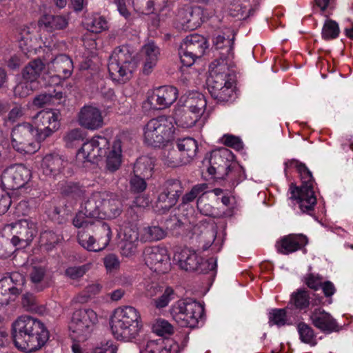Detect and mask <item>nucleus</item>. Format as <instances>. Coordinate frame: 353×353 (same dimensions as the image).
<instances>
[{
    "mask_svg": "<svg viewBox=\"0 0 353 353\" xmlns=\"http://www.w3.org/2000/svg\"><path fill=\"white\" fill-rule=\"evenodd\" d=\"M15 346L26 352L41 349L49 339V332L39 320L30 316H21L12 325Z\"/></svg>",
    "mask_w": 353,
    "mask_h": 353,
    "instance_id": "nucleus-1",
    "label": "nucleus"
},
{
    "mask_svg": "<svg viewBox=\"0 0 353 353\" xmlns=\"http://www.w3.org/2000/svg\"><path fill=\"white\" fill-rule=\"evenodd\" d=\"M110 327L117 340L132 341L139 336L143 327L140 312L130 305L117 307L111 317Z\"/></svg>",
    "mask_w": 353,
    "mask_h": 353,
    "instance_id": "nucleus-2",
    "label": "nucleus"
},
{
    "mask_svg": "<svg viewBox=\"0 0 353 353\" xmlns=\"http://www.w3.org/2000/svg\"><path fill=\"white\" fill-rule=\"evenodd\" d=\"M286 167H294L300 174L302 184L297 187L293 184L290 186V199L296 200L301 211L312 214L316 204V198L313 190L314 182L312 172L306 165L296 159L285 163Z\"/></svg>",
    "mask_w": 353,
    "mask_h": 353,
    "instance_id": "nucleus-3",
    "label": "nucleus"
},
{
    "mask_svg": "<svg viewBox=\"0 0 353 353\" xmlns=\"http://www.w3.org/2000/svg\"><path fill=\"white\" fill-rule=\"evenodd\" d=\"M233 66L234 65L215 62L210 64L211 71L207 80V85L212 97L217 102H228L236 97L230 79V68Z\"/></svg>",
    "mask_w": 353,
    "mask_h": 353,
    "instance_id": "nucleus-4",
    "label": "nucleus"
},
{
    "mask_svg": "<svg viewBox=\"0 0 353 353\" xmlns=\"http://www.w3.org/2000/svg\"><path fill=\"white\" fill-rule=\"evenodd\" d=\"M81 228L78 232V242L85 249L99 252L108 245L112 231L108 223L97 220L89 224L88 228Z\"/></svg>",
    "mask_w": 353,
    "mask_h": 353,
    "instance_id": "nucleus-5",
    "label": "nucleus"
},
{
    "mask_svg": "<svg viewBox=\"0 0 353 353\" xmlns=\"http://www.w3.org/2000/svg\"><path fill=\"white\" fill-rule=\"evenodd\" d=\"M174 130L172 119L168 117L152 119L143 128L144 142L154 148L165 146L173 139Z\"/></svg>",
    "mask_w": 353,
    "mask_h": 353,
    "instance_id": "nucleus-6",
    "label": "nucleus"
},
{
    "mask_svg": "<svg viewBox=\"0 0 353 353\" xmlns=\"http://www.w3.org/2000/svg\"><path fill=\"white\" fill-rule=\"evenodd\" d=\"M137 63L128 46L116 48L109 59L108 72L113 81L125 83L132 77Z\"/></svg>",
    "mask_w": 353,
    "mask_h": 353,
    "instance_id": "nucleus-7",
    "label": "nucleus"
},
{
    "mask_svg": "<svg viewBox=\"0 0 353 353\" xmlns=\"http://www.w3.org/2000/svg\"><path fill=\"white\" fill-rule=\"evenodd\" d=\"M203 313V305L192 299L179 300L171 310L173 319L181 327H196Z\"/></svg>",
    "mask_w": 353,
    "mask_h": 353,
    "instance_id": "nucleus-8",
    "label": "nucleus"
},
{
    "mask_svg": "<svg viewBox=\"0 0 353 353\" xmlns=\"http://www.w3.org/2000/svg\"><path fill=\"white\" fill-rule=\"evenodd\" d=\"M97 322L98 316L93 310L80 308L73 312L69 329L73 338L83 341L90 336Z\"/></svg>",
    "mask_w": 353,
    "mask_h": 353,
    "instance_id": "nucleus-9",
    "label": "nucleus"
},
{
    "mask_svg": "<svg viewBox=\"0 0 353 353\" xmlns=\"http://www.w3.org/2000/svg\"><path fill=\"white\" fill-rule=\"evenodd\" d=\"M232 152L227 148H221L212 151L209 157L203 159L202 163L212 178L225 180L227 170L232 166Z\"/></svg>",
    "mask_w": 353,
    "mask_h": 353,
    "instance_id": "nucleus-10",
    "label": "nucleus"
},
{
    "mask_svg": "<svg viewBox=\"0 0 353 353\" xmlns=\"http://www.w3.org/2000/svg\"><path fill=\"white\" fill-rule=\"evenodd\" d=\"M12 145L17 151L24 154H33L39 149L34 126L29 123L16 125L12 130Z\"/></svg>",
    "mask_w": 353,
    "mask_h": 353,
    "instance_id": "nucleus-11",
    "label": "nucleus"
},
{
    "mask_svg": "<svg viewBox=\"0 0 353 353\" xmlns=\"http://www.w3.org/2000/svg\"><path fill=\"white\" fill-rule=\"evenodd\" d=\"M206 39L199 34H191L184 38L181 43L179 54L183 65L190 67L196 59L201 57L207 49Z\"/></svg>",
    "mask_w": 353,
    "mask_h": 353,
    "instance_id": "nucleus-12",
    "label": "nucleus"
},
{
    "mask_svg": "<svg viewBox=\"0 0 353 353\" xmlns=\"http://www.w3.org/2000/svg\"><path fill=\"white\" fill-rule=\"evenodd\" d=\"M102 192H96L88 198L81 205V210L73 219L72 223L77 228H88L97 219H102L101 197Z\"/></svg>",
    "mask_w": 353,
    "mask_h": 353,
    "instance_id": "nucleus-13",
    "label": "nucleus"
},
{
    "mask_svg": "<svg viewBox=\"0 0 353 353\" xmlns=\"http://www.w3.org/2000/svg\"><path fill=\"white\" fill-rule=\"evenodd\" d=\"M38 142L45 141L60 128V114L54 110H42L33 117Z\"/></svg>",
    "mask_w": 353,
    "mask_h": 353,
    "instance_id": "nucleus-14",
    "label": "nucleus"
},
{
    "mask_svg": "<svg viewBox=\"0 0 353 353\" xmlns=\"http://www.w3.org/2000/svg\"><path fill=\"white\" fill-rule=\"evenodd\" d=\"M32 172L23 164L12 165L2 172L1 184L3 188L9 190L25 188L30 181Z\"/></svg>",
    "mask_w": 353,
    "mask_h": 353,
    "instance_id": "nucleus-15",
    "label": "nucleus"
},
{
    "mask_svg": "<svg viewBox=\"0 0 353 353\" xmlns=\"http://www.w3.org/2000/svg\"><path fill=\"white\" fill-rule=\"evenodd\" d=\"M12 237L11 243L19 248H24L30 245L36 236L37 228L31 220L21 219L10 224Z\"/></svg>",
    "mask_w": 353,
    "mask_h": 353,
    "instance_id": "nucleus-16",
    "label": "nucleus"
},
{
    "mask_svg": "<svg viewBox=\"0 0 353 353\" xmlns=\"http://www.w3.org/2000/svg\"><path fill=\"white\" fill-rule=\"evenodd\" d=\"M145 265L158 274H165L170 269V256L165 248L152 246L143 252Z\"/></svg>",
    "mask_w": 353,
    "mask_h": 353,
    "instance_id": "nucleus-17",
    "label": "nucleus"
},
{
    "mask_svg": "<svg viewBox=\"0 0 353 353\" xmlns=\"http://www.w3.org/2000/svg\"><path fill=\"white\" fill-rule=\"evenodd\" d=\"M208 19L201 7L185 6L180 8L176 16L177 26L183 30H194Z\"/></svg>",
    "mask_w": 353,
    "mask_h": 353,
    "instance_id": "nucleus-18",
    "label": "nucleus"
},
{
    "mask_svg": "<svg viewBox=\"0 0 353 353\" xmlns=\"http://www.w3.org/2000/svg\"><path fill=\"white\" fill-rule=\"evenodd\" d=\"M109 141L104 137H94L90 141L84 143L79 150L78 156L85 161L94 162L107 153Z\"/></svg>",
    "mask_w": 353,
    "mask_h": 353,
    "instance_id": "nucleus-19",
    "label": "nucleus"
},
{
    "mask_svg": "<svg viewBox=\"0 0 353 353\" xmlns=\"http://www.w3.org/2000/svg\"><path fill=\"white\" fill-rule=\"evenodd\" d=\"M234 35L228 30L227 32L216 34L213 39V44L216 49L220 50L219 58L215 60V63H222L228 65H234L233 45Z\"/></svg>",
    "mask_w": 353,
    "mask_h": 353,
    "instance_id": "nucleus-20",
    "label": "nucleus"
},
{
    "mask_svg": "<svg viewBox=\"0 0 353 353\" xmlns=\"http://www.w3.org/2000/svg\"><path fill=\"white\" fill-rule=\"evenodd\" d=\"M178 90L173 86H161L153 90L149 98L154 109L163 110L170 106L177 99Z\"/></svg>",
    "mask_w": 353,
    "mask_h": 353,
    "instance_id": "nucleus-21",
    "label": "nucleus"
},
{
    "mask_svg": "<svg viewBox=\"0 0 353 353\" xmlns=\"http://www.w3.org/2000/svg\"><path fill=\"white\" fill-rule=\"evenodd\" d=\"M310 319L312 325L325 333L339 332L341 326L336 320L322 308H315L311 312Z\"/></svg>",
    "mask_w": 353,
    "mask_h": 353,
    "instance_id": "nucleus-22",
    "label": "nucleus"
},
{
    "mask_svg": "<svg viewBox=\"0 0 353 353\" xmlns=\"http://www.w3.org/2000/svg\"><path fill=\"white\" fill-rule=\"evenodd\" d=\"M79 125L88 130H94L102 128L103 119L101 110L92 105H84L78 113Z\"/></svg>",
    "mask_w": 353,
    "mask_h": 353,
    "instance_id": "nucleus-23",
    "label": "nucleus"
},
{
    "mask_svg": "<svg viewBox=\"0 0 353 353\" xmlns=\"http://www.w3.org/2000/svg\"><path fill=\"white\" fill-rule=\"evenodd\" d=\"M308 243L307 237L303 234H290L283 236L276 243V248L280 254H289L302 250Z\"/></svg>",
    "mask_w": 353,
    "mask_h": 353,
    "instance_id": "nucleus-24",
    "label": "nucleus"
},
{
    "mask_svg": "<svg viewBox=\"0 0 353 353\" xmlns=\"http://www.w3.org/2000/svg\"><path fill=\"white\" fill-rule=\"evenodd\" d=\"M101 216L102 219H112L122 212V203L118 196L112 193L102 192Z\"/></svg>",
    "mask_w": 353,
    "mask_h": 353,
    "instance_id": "nucleus-25",
    "label": "nucleus"
},
{
    "mask_svg": "<svg viewBox=\"0 0 353 353\" xmlns=\"http://www.w3.org/2000/svg\"><path fill=\"white\" fill-rule=\"evenodd\" d=\"M174 260L181 269L194 272L198 269L200 256L194 250L185 248L174 253Z\"/></svg>",
    "mask_w": 353,
    "mask_h": 353,
    "instance_id": "nucleus-26",
    "label": "nucleus"
},
{
    "mask_svg": "<svg viewBox=\"0 0 353 353\" xmlns=\"http://www.w3.org/2000/svg\"><path fill=\"white\" fill-rule=\"evenodd\" d=\"M65 163L63 159L58 154H46L41 162L43 174L49 177H55L62 172Z\"/></svg>",
    "mask_w": 353,
    "mask_h": 353,
    "instance_id": "nucleus-27",
    "label": "nucleus"
},
{
    "mask_svg": "<svg viewBox=\"0 0 353 353\" xmlns=\"http://www.w3.org/2000/svg\"><path fill=\"white\" fill-rule=\"evenodd\" d=\"M103 157H105V168L108 171L113 172L117 170L121 163V141L114 140L112 147L108 146L107 153Z\"/></svg>",
    "mask_w": 353,
    "mask_h": 353,
    "instance_id": "nucleus-28",
    "label": "nucleus"
},
{
    "mask_svg": "<svg viewBox=\"0 0 353 353\" xmlns=\"http://www.w3.org/2000/svg\"><path fill=\"white\" fill-rule=\"evenodd\" d=\"M183 105L201 117L205 110L207 101L201 93L191 92L186 97Z\"/></svg>",
    "mask_w": 353,
    "mask_h": 353,
    "instance_id": "nucleus-29",
    "label": "nucleus"
},
{
    "mask_svg": "<svg viewBox=\"0 0 353 353\" xmlns=\"http://www.w3.org/2000/svg\"><path fill=\"white\" fill-rule=\"evenodd\" d=\"M175 146L179 149L182 153L183 159L186 163H189L194 158L198 150V144L196 141L191 137L178 139L175 141Z\"/></svg>",
    "mask_w": 353,
    "mask_h": 353,
    "instance_id": "nucleus-30",
    "label": "nucleus"
},
{
    "mask_svg": "<svg viewBox=\"0 0 353 353\" xmlns=\"http://www.w3.org/2000/svg\"><path fill=\"white\" fill-rule=\"evenodd\" d=\"M52 67L60 78L70 77L73 70L72 59L65 54H59L52 61Z\"/></svg>",
    "mask_w": 353,
    "mask_h": 353,
    "instance_id": "nucleus-31",
    "label": "nucleus"
},
{
    "mask_svg": "<svg viewBox=\"0 0 353 353\" xmlns=\"http://www.w3.org/2000/svg\"><path fill=\"white\" fill-rule=\"evenodd\" d=\"M200 118L197 114L192 113L183 105L178 108L174 111L175 123L183 128H192Z\"/></svg>",
    "mask_w": 353,
    "mask_h": 353,
    "instance_id": "nucleus-32",
    "label": "nucleus"
},
{
    "mask_svg": "<svg viewBox=\"0 0 353 353\" xmlns=\"http://www.w3.org/2000/svg\"><path fill=\"white\" fill-rule=\"evenodd\" d=\"M153 168V159L148 156H142L134 163L133 172L136 176L149 179L152 176Z\"/></svg>",
    "mask_w": 353,
    "mask_h": 353,
    "instance_id": "nucleus-33",
    "label": "nucleus"
},
{
    "mask_svg": "<svg viewBox=\"0 0 353 353\" xmlns=\"http://www.w3.org/2000/svg\"><path fill=\"white\" fill-rule=\"evenodd\" d=\"M183 157L179 149L172 146L171 148L163 149L162 159L168 166L176 168L187 164Z\"/></svg>",
    "mask_w": 353,
    "mask_h": 353,
    "instance_id": "nucleus-34",
    "label": "nucleus"
},
{
    "mask_svg": "<svg viewBox=\"0 0 353 353\" xmlns=\"http://www.w3.org/2000/svg\"><path fill=\"white\" fill-rule=\"evenodd\" d=\"M63 98V92L59 86L54 88L52 90H49L46 92L41 93L37 96L33 100L35 106L41 108L47 104L54 103Z\"/></svg>",
    "mask_w": 353,
    "mask_h": 353,
    "instance_id": "nucleus-35",
    "label": "nucleus"
},
{
    "mask_svg": "<svg viewBox=\"0 0 353 353\" xmlns=\"http://www.w3.org/2000/svg\"><path fill=\"white\" fill-rule=\"evenodd\" d=\"M256 9V3H251L249 0H243L241 3L232 6L230 14L239 19H246L254 14Z\"/></svg>",
    "mask_w": 353,
    "mask_h": 353,
    "instance_id": "nucleus-36",
    "label": "nucleus"
},
{
    "mask_svg": "<svg viewBox=\"0 0 353 353\" xmlns=\"http://www.w3.org/2000/svg\"><path fill=\"white\" fill-rule=\"evenodd\" d=\"M166 236V232L159 225L146 226L140 232L141 242H152L163 239Z\"/></svg>",
    "mask_w": 353,
    "mask_h": 353,
    "instance_id": "nucleus-37",
    "label": "nucleus"
},
{
    "mask_svg": "<svg viewBox=\"0 0 353 353\" xmlns=\"http://www.w3.org/2000/svg\"><path fill=\"white\" fill-rule=\"evenodd\" d=\"M41 23L48 31L63 30L68 25V19L61 15H44Z\"/></svg>",
    "mask_w": 353,
    "mask_h": 353,
    "instance_id": "nucleus-38",
    "label": "nucleus"
},
{
    "mask_svg": "<svg viewBox=\"0 0 353 353\" xmlns=\"http://www.w3.org/2000/svg\"><path fill=\"white\" fill-rule=\"evenodd\" d=\"M44 68V64L40 59L30 61L22 71V77L26 81L32 83L40 76Z\"/></svg>",
    "mask_w": 353,
    "mask_h": 353,
    "instance_id": "nucleus-39",
    "label": "nucleus"
},
{
    "mask_svg": "<svg viewBox=\"0 0 353 353\" xmlns=\"http://www.w3.org/2000/svg\"><path fill=\"white\" fill-rule=\"evenodd\" d=\"M310 299L307 290L299 289L292 294L290 304L297 310H305L310 304Z\"/></svg>",
    "mask_w": 353,
    "mask_h": 353,
    "instance_id": "nucleus-40",
    "label": "nucleus"
},
{
    "mask_svg": "<svg viewBox=\"0 0 353 353\" xmlns=\"http://www.w3.org/2000/svg\"><path fill=\"white\" fill-rule=\"evenodd\" d=\"M62 240V236L52 230H45L40 234L41 247L50 251Z\"/></svg>",
    "mask_w": 353,
    "mask_h": 353,
    "instance_id": "nucleus-41",
    "label": "nucleus"
},
{
    "mask_svg": "<svg viewBox=\"0 0 353 353\" xmlns=\"http://www.w3.org/2000/svg\"><path fill=\"white\" fill-rule=\"evenodd\" d=\"M86 29L93 33H100L108 28V21L105 17L94 14L86 19L85 22Z\"/></svg>",
    "mask_w": 353,
    "mask_h": 353,
    "instance_id": "nucleus-42",
    "label": "nucleus"
},
{
    "mask_svg": "<svg viewBox=\"0 0 353 353\" xmlns=\"http://www.w3.org/2000/svg\"><path fill=\"white\" fill-rule=\"evenodd\" d=\"M297 330L301 342L312 346L316 344L314 331L309 325L301 322L297 325Z\"/></svg>",
    "mask_w": 353,
    "mask_h": 353,
    "instance_id": "nucleus-43",
    "label": "nucleus"
},
{
    "mask_svg": "<svg viewBox=\"0 0 353 353\" xmlns=\"http://www.w3.org/2000/svg\"><path fill=\"white\" fill-rule=\"evenodd\" d=\"M179 199L176 196H171L166 192L161 191L159 194L157 201V207L159 212L165 213L173 208L177 203Z\"/></svg>",
    "mask_w": 353,
    "mask_h": 353,
    "instance_id": "nucleus-44",
    "label": "nucleus"
},
{
    "mask_svg": "<svg viewBox=\"0 0 353 353\" xmlns=\"http://www.w3.org/2000/svg\"><path fill=\"white\" fill-rule=\"evenodd\" d=\"M119 234L122 241H141L140 232L137 224H122Z\"/></svg>",
    "mask_w": 353,
    "mask_h": 353,
    "instance_id": "nucleus-45",
    "label": "nucleus"
},
{
    "mask_svg": "<svg viewBox=\"0 0 353 353\" xmlns=\"http://www.w3.org/2000/svg\"><path fill=\"white\" fill-rule=\"evenodd\" d=\"M102 285L95 283L88 285L75 298L76 302L84 303L88 302L92 297L100 293Z\"/></svg>",
    "mask_w": 353,
    "mask_h": 353,
    "instance_id": "nucleus-46",
    "label": "nucleus"
},
{
    "mask_svg": "<svg viewBox=\"0 0 353 353\" xmlns=\"http://www.w3.org/2000/svg\"><path fill=\"white\" fill-rule=\"evenodd\" d=\"M339 26L335 21L327 19L325 21L321 32L322 38L324 40L335 39L339 37Z\"/></svg>",
    "mask_w": 353,
    "mask_h": 353,
    "instance_id": "nucleus-47",
    "label": "nucleus"
},
{
    "mask_svg": "<svg viewBox=\"0 0 353 353\" xmlns=\"http://www.w3.org/2000/svg\"><path fill=\"white\" fill-rule=\"evenodd\" d=\"M184 190L182 182L177 179H168L163 184L162 191L177 199L181 195Z\"/></svg>",
    "mask_w": 353,
    "mask_h": 353,
    "instance_id": "nucleus-48",
    "label": "nucleus"
},
{
    "mask_svg": "<svg viewBox=\"0 0 353 353\" xmlns=\"http://www.w3.org/2000/svg\"><path fill=\"white\" fill-rule=\"evenodd\" d=\"M269 325L270 326L276 325L278 327L283 326L287 323V312L285 308L272 309L268 314Z\"/></svg>",
    "mask_w": 353,
    "mask_h": 353,
    "instance_id": "nucleus-49",
    "label": "nucleus"
},
{
    "mask_svg": "<svg viewBox=\"0 0 353 353\" xmlns=\"http://www.w3.org/2000/svg\"><path fill=\"white\" fill-rule=\"evenodd\" d=\"M134 9L143 14H150L157 12V6L154 0H132Z\"/></svg>",
    "mask_w": 353,
    "mask_h": 353,
    "instance_id": "nucleus-50",
    "label": "nucleus"
},
{
    "mask_svg": "<svg viewBox=\"0 0 353 353\" xmlns=\"http://www.w3.org/2000/svg\"><path fill=\"white\" fill-rule=\"evenodd\" d=\"M196 206L199 212L205 216H212L214 215L215 208L213 202L204 194L199 196Z\"/></svg>",
    "mask_w": 353,
    "mask_h": 353,
    "instance_id": "nucleus-51",
    "label": "nucleus"
},
{
    "mask_svg": "<svg viewBox=\"0 0 353 353\" xmlns=\"http://www.w3.org/2000/svg\"><path fill=\"white\" fill-rule=\"evenodd\" d=\"M207 188L208 185L206 183H199L194 185L190 192L185 193L182 196V203L186 204L192 202L197 196H200V194H204Z\"/></svg>",
    "mask_w": 353,
    "mask_h": 353,
    "instance_id": "nucleus-52",
    "label": "nucleus"
},
{
    "mask_svg": "<svg viewBox=\"0 0 353 353\" xmlns=\"http://www.w3.org/2000/svg\"><path fill=\"white\" fill-rule=\"evenodd\" d=\"M141 52L144 56V60L158 61L160 50L154 42L145 44L142 48Z\"/></svg>",
    "mask_w": 353,
    "mask_h": 353,
    "instance_id": "nucleus-53",
    "label": "nucleus"
},
{
    "mask_svg": "<svg viewBox=\"0 0 353 353\" xmlns=\"http://www.w3.org/2000/svg\"><path fill=\"white\" fill-rule=\"evenodd\" d=\"M153 331L159 336H165L173 333V326L164 319H158L153 325Z\"/></svg>",
    "mask_w": 353,
    "mask_h": 353,
    "instance_id": "nucleus-54",
    "label": "nucleus"
},
{
    "mask_svg": "<svg viewBox=\"0 0 353 353\" xmlns=\"http://www.w3.org/2000/svg\"><path fill=\"white\" fill-rule=\"evenodd\" d=\"M89 270V265L69 267L65 270V275L72 280L81 278Z\"/></svg>",
    "mask_w": 353,
    "mask_h": 353,
    "instance_id": "nucleus-55",
    "label": "nucleus"
},
{
    "mask_svg": "<svg viewBox=\"0 0 353 353\" xmlns=\"http://www.w3.org/2000/svg\"><path fill=\"white\" fill-rule=\"evenodd\" d=\"M139 241L132 242L130 241H122L121 245V253L123 256L130 257L134 256L137 252V248Z\"/></svg>",
    "mask_w": 353,
    "mask_h": 353,
    "instance_id": "nucleus-56",
    "label": "nucleus"
},
{
    "mask_svg": "<svg viewBox=\"0 0 353 353\" xmlns=\"http://www.w3.org/2000/svg\"><path fill=\"white\" fill-rule=\"evenodd\" d=\"M83 139V132L79 128H74L67 132L63 137V140L68 146H72L74 142L81 141Z\"/></svg>",
    "mask_w": 353,
    "mask_h": 353,
    "instance_id": "nucleus-57",
    "label": "nucleus"
},
{
    "mask_svg": "<svg viewBox=\"0 0 353 353\" xmlns=\"http://www.w3.org/2000/svg\"><path fill=\"white\" fill-rule=\"evenodd\" d=\"M173 294L174 291L171 288H166L161 296L154 300L155 307L159 309L166 307L169 302L173 299Z\"/></svg>",
    "mask_w": 353,
    "mask_h": 353,
    "instance_id": "nucleus-58",
    "label": "nucleus"
},
{
    "mask_svg": "<svg viewBox=\"0 0 353 353\" xmlns=\"http://www.w3.org/2000/svg\"><path fill=\"white\" fill-rule=\"evenodd\" d=\"M241 168L233 161L232 166L227 170V175L225 179L229 180L232 185L238 184L239 181L241 180Z\"/></svg>",
    "mask_w": 353,
    "mask_h": 353,
    "instance_id": "nucleus-59",
    "label": "nucleus"
},
{
    "mask_svg": "<svg viewBox=\"0 0 353 353\" xmlns=\"http://www.w3.org/2000/svg\"><path fill=\"white\" fill-rule=\"evenodd\" d=\"M142 214L141 208H136L130 205L125 214V221L122 224H137Z\"/></svg>",
    "mask_w": 353,
    "mask_h": 353,
    "instance_id": "nucleus-60",
    "label": "nucleus"
},
{
    "mask_svg": "<svg viewBox=\"0 0 353 353\" xmlns=\"http://www.w3.org/2000/svg\"><path fill=\"white\" fill-rule=\"evenodd\" d=\"M31 84L32 83L28 81L18 83L14 89V95L21 98L29 96L33 92Z\"/></svg>",
    "mask_w": 353,
    "mask_h": 353,
    "instance_id": "nucleus-61",
    "label": "nucleus"
},
{
    "mask_svg": "<svg viewBox=\"0 0 353 353\" xmlns=\"http://www.w3.org/2000/svg\"><path fill=\"white\" fill-rule=\"evenodd\" d=\"M222 142L226 146L234 148L239 151L243 148L242 141L236 136L232 134H225L222 137Z\"/></svg>",
    "mask_w": 353,
    "mask_h": 353,
    "instance_id": "nucleus-62",
    "label": "nucleus"
},
{
    "mask_svg": "<svg viewBox=\"0 0 353 353\" xmlns=\"http://www.w3.org/2000/svg\"><path fill=\"white\" fill-rule=\"evenodd\" d=\"M198 265V269L195 270V272L205 274L210 271H213L216 269V260L213 258H210L208 260H203L201 257H200V261H199Z\"/></svg>",
    "mask_w": 353,
    "mask_h": 353,
    "instance_id": "nucleus-63",
    "label": "nucleus"
},
{
    "mask_svg": "<svg viewBox=\"0 0 353 353\" xmlns=\"http://www.w3.org/2000/svg\"><path fill=\"white\" fill-rule=\"evenodd\" d=\"M141 353H171L170 350L164 347L161 344L155 341H150Z\"/></svg>",
    "mask_w": 353,
    "mask_h": 353,
    "instance_id": "nucleus-64",
    "label": "nucleus"
}]
</instances>
